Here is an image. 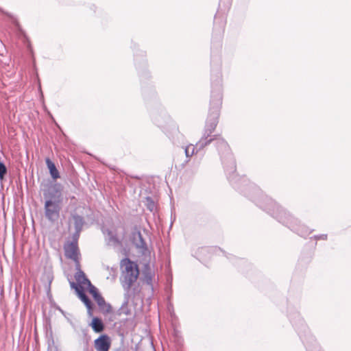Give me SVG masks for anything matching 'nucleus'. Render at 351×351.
<instances>
[{
    "label": "nucleus",
    "instance_id": "obj_1",
    "mask_svg": "<svg viewBox=\"0 0 351 351\" xmlns=\"http://www.w3.org/2000/svg\"><path fill=\"white\" fill-rule=\"evenodd\" d=\"M221 82V75L219 71L215 75V79H214V76H212L210 108L202 136L195 146L189 145L185 148L184 152L187 158L192 156L195 153V150L197 152L203 149L215 139V137L211 136L210 134L215 130L219 122V112L222 104Z\"/></svg>",
    "mask_w": 351,
    "mask_h": 351
},
{
    "label": "nucleus",
    "instance_id": "obj_2",
    "mask_svg": "<svg viewBox=\"0 0 351 351\" xmlns=\"http://www.w3.org/2000/svg\"><path fill=\"white\" fill-rule=\"evenodd\" d=\"M252 198L258 206L300 237H306L311 233V230L305 225L300 224L298 219L282 209L272 199L263 195H261L260 199L253 197Z\"/></svg>",
    "mask_w": 351,
    "mask_h": 351
},
{
    "label": "nucleus",
    "instance_id": "obj_3",
    "mask_svg": "<svg viewBox=\"0 0 351 351\" xmlns=\"http://www.w3.org/2000/svg\"><path fill=\"white\" fill-rule=\"evenodd\" d=\"M61 195V185L55 184L50 186L47 191L43 193L44 197L46 199L44 206L45 217L51 221H56L60 217L61 207L60 201H53L56 197H59Z\"/></svg>",
    "mask_w": 351,
    "mask_h": 351
},
{
    "label": "nucleus",
    "instance_id": "obj_4",
    "mask_svg": "<svg viewBox=\"0 0 351 351\" xmlns=\"http://www.w3.org/2000/svg\"><path fill=\"white\" fill-rule=\"evenodd\" d=\"M210 136L215 137V139L213 141H216L217 149L221 155L222 163L224 165L225 171L228 174V179L232 184H234V178H232L230 174L234 173L236 171V162L232 154L231 153L230 147L223 138L219 137V135L211 134Z\"/></svg>",
    "mask_w": 351,
    "mask_h": 351
},
{
    "label": "nucleus",
    "instance_id": "obj_5",
    "mask_svg": "<svg viewBox=\"0 0 351 351\" xmlns=\"http://www.w3.org/2000/svg\"><path fill=\"white\" fill-rule=\"evenodd\" d=\"M121 266L123 269L121 277L122 287L125 293H130L131 287L139 275L138 265L130 258H125L121 261Z\"/></svg>",
    "mask_w": 351,
    "mask_h": 351
},
{
    "label": "nucleus",
    "instance_id": "obj_6",
    "mask_svg": "<svg viewBox=\"0 0 351 351\" xmlns=\"http://www.w3.org/2000/svg\"><path fill=\"white\" fill-rule=\"evenodd\" d=\"M70 286L74 289L80 299L84 302L87 308V312L89 316L93 315V303L85 293L84 289L81 285H77L74 282H70Z\"/></svg>",
    "mask_w": 351,
    "mask_h": 351
},
{
    "label": "nucleus",
    "instance_id": "obj_7",
    "mask_svg": "<svg viewBox=\"0 0 351 351\" xmlns=\"http://www.w3.org/2000/svg\"><path fill=\"white\" fill-rule=\"evenodd\" d=\"M89 293L92 295L97 305L106 313H110L112 310L110 304H106L104 298L99 293L98 289L92 284L88 287Z\"/></svg>",
    "mask_w": 351,
    "mask_h": 351
},
{
    "label": "nucleus",
    "instance_id": "obj_8",
    "mask_svg": "<svg viewBox=\"0 0 351 351\" xmlns=\"http://www.w3.org/2000/svg\"><path fill=\"white\" fill-rule=\"evenodd\" d=\"M64 255L67 258L73 261L76 264L80 263V250L78 244L71 243H65L64 245Z\"/></svg>",
    "mask_w": 351,
    "mask_h": 351
},
{
    "label": "nucleus",
    "instance_id": "obj_9",
    "mask_svg": "<svg viewBox=\"0 0 351 351\" xmlns=\"http://www.w3.org/2000/svg\"><path fill=\"white\" fill-rule=\"evenodd\" d=\"M132 241L138 252L145 255L148 251L147 245L140 231L132 233Z\"/></svg>",
    "mask_w": 351,
    "mask_h": 351
},
{
    "label": "nucleus",
    "instance_id": "obj_10",
    "mask_svg": "<svg viewBox=\"0 0 351 351\" xmlns=\"http://www.w3.org/2000/svg\"><path fill=\"white\" fill-rule=\"evenodd\" d=\"M95 346L97 351H108L110 347V341L107 335H102L95 340Z\"/></svg>",
    "mask_w": 351,
    "mask_h": 351
},
{
    "label": "nucleus",
    "instance_id": "obj_11",
    "mask_svg": "<svg viewBox=\"0 0 351 351\" xmlns=\"http://www.w3.org/2000/svg\"><path fill=\"white\" fill-rule=\"evenodd\" d=\"M76 273L75 274V278L78 282L77 285H87L88 287L91 284L90 281L86 278L85 274L80 268V263L75 265Z\"/></svg>",
    "mask_w": 351,
    "mask_h": 351
},
{
    "label": "nucleus",
    "instance_id": "obj_12",
    "mask_svg": "<svg viewBox=\"0 0 351 351\" xmlns=\"http://www.w3.org/2000/svg\"><path fill=\"white\" fill-rule=\"evenodd\" d=\"M226 23V20L223 17H220L216 14L214 22V34L219 35V37H221L223 33Z\"/></svg>",
    "mask_w": 351,
    "mask_h": 351
},
{
    "label": "nucleus",
    "instance_id": "obj_13",
    "mask_svg": "<svg viewBox=\"0 0 351 351\" xmlns=\"http://www.w3.org/2000/svg\"><path fill=\"white\" fill-rule=\"evenodd\" d=\"M124 300L121 306V307L118 310V315H129L131 314V310L128 306L130 298L131 297L130 293H124L123 295Z\"/></svg>",
    "mask_w": 351,
    "mask_h": 351
},
{
    "label": "nucleus",
    "instance_id": "obj_14",
    "mask_svg": "<svg viewBox=\"0 0 351 351\" xmlns=\"http://www.w3.org/2000/svg\"><path fill=\"white\" fill-rule=\"evenodd\" d=\"M70 220L73 221L75 230H82L85 224L84 217L78 215L76 213H71Z\"/></svg>",
    "mask_w": 351,
    "mask_h": 351
},
{
    "label": "nucleus",
    "instance_id": "obj_15",
    "mask_svg": "<svg viewBox=\"0 0 351 351\" xmlns=\"http://www.w3.org/2000/svg\"><path fill=\"white\" fill-rule=\"evenodd\" d=\"M46 165L49 170V173L53 179L56 180L60 178V173L54 164L49 158L45 160Z\"/></svg>",
    "mask_w": 351,
    "mask_h": 351
},
{
    "label": "nucleus",
    "instance_id": "obj_16",
    "mask_svg": "<svg viewBox=\"0 0 351 351\" xmlns=\"http://www.w3.org/2000/svg\"><path fill=\"white\" fill-rule=\"evenodd\" d=\"M93 330L95 332H101L104 330V324L102 320L97 317L93 318L92 322L90 324Z\"/></svg>",
    "mask_w": 351,
    "mask_h": 351
},
{
    "label": "nucleus",
    "instance_id": "obj_17",
    "mask_svg": "<svg viewBox=\"0 0 351 351\" xmlns=\"http://www.w3.org/2000/svg\"><path fill=\"white\" fill-rule=\"evenodd\" d=\"M108 236V242L111 243L114 245H119L121 244V241L118 238L117 235L114 233L112 231L108 230H107Z\"/></svg>",
    "mask_w": 351,
    "mask_h": 351
},
{
    "label": "nucleus",
    "instance_id": "obj_18",
    "mask_svg": "<svg viewBox=\"0 0 351 351\" xmlns=\"http://www.w3.org/2000/svg\"><path fill=\"white\" fill-rule=\"evenodd\" d=\"M246 187L243 190L241 189V191L245 195L247 196H250V192H253V193L256 195H259L261 193L258 189L252 185H245Z\"/></svg>",
    "mask_w": 351,
    "mask_h": 351
},
{
    "label": "nucleus",
    "instance_id": "obj_19",
    "mask_svg": "<svg viewBox=\"0 0 351 351\" xmlns=\"http://www.w3.org/2000/svg\"><path fill=\"white\" fill-rule=\"evenodd\" d=\"M146 207L151 212H153L156 209L155 202L150 197H146Z\"/></svg>",
    "mask_w": 351,
    "mask_h": 351
},
{
    "label": "nucleus",
    "instance_id": "obj_20",
    "mask_svg": "<svg viewBox=\"0 0 351 351\" xmlns=\"http://www.w3.org/2000/svg\"><path fill=\"white\" fill-rule=\"evenodd\" d=\"M82 230H75V232L71 235V241L69 243H74V244H78V240L80 236V233Z\"/></svg>",
    "mask_w": 351,
    "mask_h": 351
},
{
    "label": "nucleus",
    "instance_id": "obj_21",
    "mask_svg": "<svg viewBox=\"0 0 351 351\" xmlns=\"http://www.w3.org/2000/svg\"><path fill=\"white\" fill-rule=\"evenodd\" d=\"M7 173V168L4 163L0 161V179L2 180Z\"/></svg>",
    "mask_w": 351,
    "mask_h": 351
},
{
    "label": "nucleus",
    "instance_id": "obj_22",
    "mask_svg": "<svg viewBox=\"0 0 351 351\" xmlns=\"http://www.w3.org/2000/svg\"><path fill=\"white\" fill-rule=\"evenodd\" d=\"M314 238H315V240L322 239V240H325L326 241L328 239V234H319V235H315Z\"/></svg>",
    "mask_w": 351,
    "mask_h": 351
},
{
    "label": "nucleus",
    "instance_id": "obj_23",
    "mask_svg": "<svg viewBox=\"0 0 351 351\" xmlns=\"http://www.w3.org/2000/svg\"><path fill=\"white\" fill-rule=\"evenodd\" d=\"M293 324L295 326V328H296V330H297V331L298 332V335H300V338L302 339V330L298 327L296 324L293 323Z\"/></svg>",
    "mask_w": 351,
    "mask_h": 351
},
{
    "label": "nucleus",
    "instance_id": "obj_24",
    "mask_svg": "<svg viewBox=\"0 0 351 351\" xmlns=\"http://www.w3.org/2000/svg\"><path fill=\"white\" fill-rule=\"evenodd\" d=\"M300 325H301V327H302V330H304V332H305V331H306V326L304 324L303 321H302V320H300Z\"/></svg>",
    "mask_w": 351,
    "mask_h": 351
},
{
    "label": "nucleus",
    "instance_id": "obj_25",
    "mask_svg": "<svg viewBox=\"0 0 351 351\" xmlns=\"http://www.w3.org/2000/svg\"><path fill=\"white\" fill-rule=\"evenodd\" d=\"M146 278H147V284H151L152 283V278H151V276H149V277L146 276Z\"/></svg>",
    "mask_w": 351,
    "mask_h": 351
},
{
    "label": "nucleus",
    "instance_id": "obj_26",
    "mask_svg": "<svg viewBox=\"0 0 351 351\" xmlns=\"http://www.w3.org/2000/svg\"><path fill=\"white\" fill-rule=\"evenodd\" d=\"M155 121L156 122L157 124H158L159 126H162L161 124L160 123V122L158 121H157L156 119H155Z\"/></svg>",
    "mask_w": 351,
    "mask_h": 351
},
{
    "label": "nucleus",
    "instance_id": "obj_27",
    "mask_svg": "<svg viewBox=\"0 0 351 351\" xmlns=\"http://www.w3.org/2000/svg\"><path fill=\"white\" fill-rule=\"evenodd\" d=\"M83 332H84V335H87L86 330H83Z\"/></svg>",
    "mask_w": 351,
    "mask_h": 351
},
{
    "label": "nucleus",
    "instance_id": "obj_28",
    "mask_svg": "<svg viewBox=\"0 0 351 351\" xmlns=\"http://www.w3.org/2000/svg\"><path fill=\"white\" fill-rule=\"evenodd\" d=\"M234 188H237L238 189H239V187L237 186H234Z\"/></svg>",
    "mask_w": 351,
    "mask_h": 351
},
{
    "label": "nucleus",
    "instance_id": "obj_29",
    "mask_svg": "<svg viewBox=\"0 0 351 351\" xmlns=\"http://www.w3.org/2000/svg\"><path fill=\"white\" fill-rule=\"evenodd\" d=\"M135 351H136V350Z\"/></svg>",
    "mask_w": 351,
    "mask_h": 351
}]
</instances>
